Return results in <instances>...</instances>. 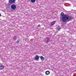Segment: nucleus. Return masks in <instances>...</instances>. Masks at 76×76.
I'll return each mask as SVG.
<instances>
[{
	"label": "nucleus",
	"instance_id": "f257e3e1",
	"mask_svg": "<svg viewBox=\"0 0 76 76\" xmlns=\"http://www.w3.org/2000/svg\"><path fill=\"white\" fill-rule=\"evenodd\" d=\"M73 19V17L72 16H70L65 15L62 18L61 21L63 22H67L70 20H72Z\"/></svg>",
	"mask_w": 76,
	"mask_h": 76
},
{
	"label": "nucleus",
	"instance_id": "f03ea898",
	"mask_svg": "<svg viewBox=\"0 0 76 76\" xmlns=\"http://www.w3.org/2000/svg\"><path fill=\"white\" fill-rule=\"evenodd\" d=\"M11 7L12 10H15L16 8V6L15 4H12L11 5Z\"/></svg>",
	"mask_w": 76,
	"mask_h": 76
},
{
	"label": "nucleus",
	"instance_id": "7ed1b4c3",
	"mask_svg": "<svg viewBox=\"0 0 76 76\" xmlns=\"http://www.w3.org/2000/svg\"><path fill=\"white\" fill-rule=\"evenodd\" d=\"M9 2L10 3H11V4H12L13 3H14L16 1V0H9Z\"/></svg>",
	"mask_w": 76,
	"mask_h": 76
},
{
	"label": "nucleus",
	"instance_id": "20e7f679",
	"mask_svg": "<svg viewBox=\"0 0 76 76\" xmlns=\"http://www.w3.org/2000/svg\"><path fill=\"white\" fill-rule=\"evenodd\" d=\"M39 57L38 56L36 55L34 59L35 60H39Z\"/></svg>",
	"mask_w": 76,
	"mask_h": 76
},
{
	"label": "nucleus",
	"instance_id": "39448f33",
	"mask_svg": "<svg viewBox=\"0 0 76 76\" xmlns=\"http://www.w3.org/2000/svg\"><path fill=\"white\" fill-rule=\"evenodd\" d=\"M2 65L0 64V70H2L4 69V66L3 65H2V64H1Z\"/></svg>",
	"mask_w": 76,
	"mask_h": 76
},
{
	"label": "nucleus",
	"instance_id": "423d86ee",
	"mask_svg": "<svg viewBox=\"0 0 76 76\" xmlns=\"http://www.w3.org/2000/svg\"><path fill=\"white\" fill-rule=\"evenodd\" d=\"M49 41H50V38H49V37H47L45 39V41H46V42H48Z\"/></svg>",
	"mask_w": 76,
	"mask_h": 76
},
{
	"label": "nucleus",
	"instance_id": "0eeeda50",
	"mask_svg": "<svg viewBox=\"0 0 76 76\" xmlns=\"http://www.w3.org/2000/svg\"><path fill=\"white\" fill-rule=\"evenodd\" d=\"M50 72L49 71H47L45 72L46 75H50Z\"/></svg>",
	"mask_w": 76,
	"mask_h": 76
},
{
	"label": "nucleus",
	"instance_id": "6e6552de",
	"mask_svg": "<svg viewBox=\"0 0 76 76\" xmlns=\"http://www.w3.org/2000/svg\"><path fill=\"white\" fill-rule=\"evenodd\" d=\"M56 23L55 21H53V22L51 23L50 24L51 26H53L54 25V23Z\"/></svg>",
	"mask_w": 76,
	"mask_h": 76
},
{
	"label": "nucleus",
	"instance_id": "1a4fd4ad",
	"mask_svg": "<svg viewBox=\"0 0 76 76\" xmlns=\"http://www.w3.org/2000/svg\"><path fill=\"white\" fill-rule=\"evenodd\" d=\"M40 58L42 60V61H43L44 60V58L42 56H41L40 57Z\"/></svg>",
	"mask_w": 76,
	"mask_h": 76
},
{
	"label": "nucleus",
	"instance_id": "9d476101",
	"mask_svg": "<svg viewBox=\"0 0 76 76\" xmlns=\"http://www.w3.org/2000/svg\"><path fill=\"white\" fill-rule=\"evenodd\" d=\"M35 1H36V0H31V3H34V2H35Z\"/></svg>",
	"mask_w": 76,
	"mask_h": 76
},
{
	"label": "nucleus",
	"instance_id": "9b49d317",
	"mask_svg": "<svg viewBox=\"0 0 76 76\" xmlns=\"http://www.w3.org/2000/svg\"><path fill=\"white\" fill-rule=\"evenodd\" d=\"M57 28L58 30H60V27L58 26H57Z\"/></svg>",
	"mask_w": 76,
	"mask_h": 76
},
{
	"label": "nucleus",
	"instance_id": "f8f14e48",
	"mask_svg": "<svg viewBox=\"0 0 76 76\" xmlns=\"http://www.w3.org/2000/svg\"><path fill=\"white\" fill-rule=\"evenodd\" d=\"M13 38L14 39V40H16V36H14L13 37Z\"/></svg>",
	"mask_w": 76,
	"mask_h": 76
},
{
	"label": "nucleus",
	"instance_id": "ddd939ff",
	"mask_svg": "<svg viewBox=\"0 0 76 76\" xmlns=\"http://www.w3.org/2000/svg\"><path fill=\"white\" fill-rule=\"evenodd\" d=\"M61 16H63L64 15V13L61 12Z\"/></svg>",
	"mask_w": 76,
	"mask_h": 76
},
{
	"label": "nucleus",
	"instance_id": "4468645a",
	"mask_svg": "<svg viewBox=\"0 0 76 76\" xmlns=\"http://www.w3.org/2000/svg\"><path fill=\"white\" fill-rule=\"evenodd\" d=\"M19 42V40L18 39V40H17L16 42L18 43Z\"/></svg>",
	"mask_w": 76,
	"mask_h": 76
},
{
	"label": "nucleus",
	"instance_id": "2eb2a0df",
	"mask_svg": "<svg viewBox=\"0 0 76 76\" xmlns=\"http://www.w3.org/2000/svg\"><path fill=\"white\" fill-rule=\"evenodd\" d=\"M38 27H40V26L39 25L38 26Z\"/></svg>",
	"mask_w": 76,
	"mask_h": 76
},
{
	"label": "nucleus",
	"instance_id": "dca6fc26",
	"mask_svg": "<svg viewBox=\"0 0 76 76\" xmlns=\"http://www.w3.org/2000/svg\"><path fill=\"white\" fill-rule=\"evenodd\" d=\"M1 16V14H0V17Z\"/></svg>",
	"mask_w": 76,
	"mask_h": 76
}]
</instances>
